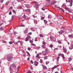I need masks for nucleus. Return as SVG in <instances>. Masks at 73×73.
<instances>
[{"label":"nucleus","mask_w":73,"mask_h":73,"mask_svg":"<svg viewBox=\"0 0 73 73\" xmlns=\"http://www.w3.org/2000/svg\"><path fill=\"white\" fill-rule=\"evenodd\" d=\"M61 55L62 57L63 58V59H64V58H65V57H64V54H58V56H60V55Z\"/></svg>","instance_id":"nucleus-9"},{"label":"nucleus","mask_w":73,"mask_h":73,"mask_svg":"<svg viewBox=\"0 0 73 73\" xmlns=\"http://www.w3.org/2000/svg\"><path fill=\"white\" fill-rule=\"evenodd\" d=\"M59 66V65H56V66H55L53 68H51V69H55V68H57V67H58Z\"/></svg>","instance_id":"nucleus-11"},{"label":"nucleus","mask_w":73,"mask_h":73,"mask_svg":"<svg viewBox=\"0 0 73 73\" xmlns=\"http://www.w3.org/2000/svg\"><path fill=\"white\" fill-rule=\"evenodd\" d=\"M59 58H60V56H58L57 57V60L58 62V60H59Z\"/></svg>","instance_id":"nucleus-32"},{"label":"nucleus","mask_w":73,"mask_h":73,"mask_svg":"<svg viewBox=\"0 0 73 73\" xmlns=\"http://www.w3.org/2000/svg\"><path fill=\"white\" fill-rule=\"evenodd\" d=\"M12 12H13V13H16V11H15V10H13Z\"/></svg>","instance_id":"nucleus-51"},{"label":"nucleus","mask_w":73,"mask_h":73,"mask_svg":"<svg viewBox=\"0 0 73 73\" xmlns=\"http://www.w3.org/2000/svg\"><path fill=\"white\" fill-rule=\"evenodd\" d=\"M31 31H33V32H35V29H34V28L33 27L31 28Z\"/></svg>","instance_id":"nucleus-17"},{"label":"nucleus","mask_w":73,"mask_h":73,"mask_svg":"<svg viewBox=\"0 0 73 73\" xmlns=\"http://www.w3.org/2000/svg\"><path fill=\"white\" fill-rule=\"evenodd\" d=\"M26 53H27V54H29V56H31V55H30V54H29V53L28 52V51H27Z\"/></svg>","instance_id":"nucleus-40"},{"label":"nucleus","mask_w":73,"mask_h":73,"mask_svg":"<svg viewBox=\"0 0 73 73\" xmlns=\"http://www.w3.org/2000/svg\"><path fill=\"white\" fill-rule=\"evenodd\" d=\"M9 71H11V70H12V68H11V67H9Z\"/></svg>","instance_id":"nucleus-50"},{"label":"nucleus","mask_w":73,"mask_h":73,"mask_svg":"<svg viewBox=\"0 0 73 73\" xmlns=\"http://www.w3.org/2000/svg\"><path fill=\"white\" fill-rule=\"evenodd\" d=\"M50 40H53V41H54V42H55L56 39H54V37H53V36L50 37Z\"/></svg>","instance_id":"nucleus-4"},{"label":"nucleus","mask_w":73,"mask_h":73,"mask_svg":"<svg viewBox=\"0 0 73 73\" xmlns=\"http://www.w3.org/2000/svg\"><path fill=\"white\" fill-rule=\"evenodd\" d=\"M41 19V20H44V17H42Z\"/></svg>","instance_id":"nucleus-42"},{"label":"nucleus","mask_w":73,"mask_h":73,"mask_svg":"<svg viewBox=\"0 0 73 73\" xmlns=\"http://www.w3.org/2000/svg\"><path fill=\"white\" fill-rule=\"evenodd\" d=\"M62 29H63L65 30V31H66V29L65 27H62Z\"/></svg>","instance_id":"nucleus-29"},{"label":"nucleus","mask_w":73,"mask_h":73,"mask_svg":"<svg viewBox=\"0 0 73 73\" xmlns=\"http://www.w3.org/2000/svg\"><path fill=\"white\" fill-rule=\"evenodd\" d=\"M63 51L64 53H66V52H67V50L66 48H64V47H63Z\"/></svg>","instance_id":"nucleus-7"},{"label":"nucleus","mask_w":73,"mask_h":73,"mask_svg":"<svg viewBox=\"0 0 73 73\" xmlns=\"http://www.w3.org/2000/svg\"><path fill=\"white\" fill-rule=\"evenodd\" d=\"M69 49L70 50L72 49H73V46H70V47H69Z\"/></svg>","instance_id":"nucleus-34"},{"label":"nucleus","mask_w":73,"mask_h":73,"mask_svg":"<svg viewBox=\"0 0 73 73\" xmlns=\"http://www.w3.org/2000/svg\"><path fill=\"white\" fill-rule=\"evenodd\" d=\"M68 37L69 38H71V37H73V35H68Z\"/></svg>","instance_id":"nucleus-16"},{"label":"nucleus","mask_w":73,"mask_h":73,"mask_svg":"<svg viewBox=\"0 0 73 73\" xmlns=\"http://www.w3.org/2000/svg\"><path fill=\"white\" fill-rule=\"evenodd\" d=\"M39 6L38 5V4H37L36 5V8H38V7Z\"/></svg>","instance_id":"nucleus-45"},{"label":"nucleus","mask_w":73,"mask_h":73,"mask_svg":"<svg viewBox=\"0 0 73 73\" xmlns=\"http://www.w3.org/2000/svg\"><path fill=\"white\" fill-rule=\"evenodd\" d=\"M42 48H43V49H45L46 47L44 45H42L41 46Z\"/></svg>","instance_id":"nucleus-19"},{"label":"nucleus","mask_w":73,"mask_h":73,"mask_svg":"<svg viewBox=\"0 0 73 73\" xmlns=\"http://www.w3.org/2000/svg\"><path fill=\"white\" fill-rule=\"evenodd\" d=\"M57 17H59V18H60V19H62L63 18V17H62V16L60 15H57Z\"/></svg>","instance_id":"nucleus-14"},{"label":"nucleus","mask_w":73,"mask_h":73,"mask_svg":"<svg viewBox=\"0 0 73 73\" xmlns=\"http://www.w3.org/2000/svg\"><path fill=\"white\" fill-rule=\"evenodd\" d=\"M44 21L45 24H47V21L46 20H44Z\"/></svg>","instance_id":"nucleus-31"},{"label":"nucleus","mask_w":73,"mask_h":73,"mask_svg":"<svg viewBox=\"0 0 73 73\" xmlns=\"http://www.w3.org/2000/svg\"><path fill=\"white\" fill-rule=\"evenodd\" d=\"M70 17H70L71 19H73V17H72V15H71L70 16Z\"/></svg>","instance_id":"nucleus-57"},{"label":"nucleus","mask_w":73,"mask_h":73,"mask_svg":"<svg viewBox=\"0 0 73 73\" xmlns=\"http://www.w3.org/2000/svg\"><path fill=\"white\" fill-rule=\"evenodd\" d=\"M72 58H70L68 59V62H70V61H72Z\"/></svg>","instance_id":"nucleus-18"},{"label":"nucleus","mask_w":73,"mask_h":73,"mask_svg":"<svg viewBox=\"0 0 73 73\" xmlns=\"http://www.w3.org/2000/svg\"><path fill=\"white\" fill-rule=\"evenodd\" d=\"M26 7L27 8H28L29 7V5L28 4H27L26 5Z\"/></svg>","instance_id":"nucleus-24"},{"label":"nucleus","mask_w":73,"mask_h":73,"mask_svg":"<svg viewBox=\"0 0 73 73\" xmlns=\"http://www.w3.org/2000/svg\"><path fill=\"white\" fill-rule=\"evenodd\" d=\"M70 7L72 6V3H70Z\"/></svg>","instance_id":"nucleus-59"},{"label":"nucleus","mask_w":73,"mask_h":73,"mask_svg":"<svg viewBox=\"0 0 73 73\" xmlns=\"http://www.w3.org/2000/svg\"><path fill=\"white\" fill-rule=\"evenodd\" d=\"M65 4L63 3L62 7H65Z\"/></svg>","instance_id":"nucleus-54"},{"label":"nucleus","mask_w":73,"mask_h":73,"mask_svg":"<svg viewBox=\"0 0 73 73\" xmlns=\"http://www.w3.org/2000/svg\"><path fill=\"white\" fill-rule=\"evenodd\" d=\"M65 9H66V10H69V8L68 7H65Z\"/></svg>","instance_id":"nucleus-33"},{"label":"nucleus","mask_w":73,"mask_h":73,"mask_svg":"<svg viewBox=\"0 0 73 73\" xmlns=\"http://www.w3.org/2000/svg\"><path fill=\"white\" fill-rule=\"evenodd\" d=\"M3 1H4V0H1V3H3Z\"/></svg>","instance_id":"nucleus-58"},{"label":"nucleus","mask_w":73,"mask_h":73,"mask_svg":"<svg viewBox=\"0 0 73 73\" xmlns=\"http://www.w3.org/2000/svg\"><path fill=\"white\" fill-rule=\"evenodd\" d=\"M42 66L43 67V69H44V70H47V69H48V68L46 67V66H44V65L42 64Z\"/></svg>","instance_id":"nucleus-3"},{"label":"nucleus","mask_w":73,"mask_h":73,"mask_svg":"<svg viewBox=\"0 0 73 73\" xmlns=\"http://www.w3.org/2000/svg\"><path fill=\"white\" fill-rule=\"evenodd\" d=\"M49 63V61H47L46 62V64H48Z\"/></svg>","instance_id":"nucleus-38"},{"label":"nucleus","mask_w":73,"mask_h":73,"mask_svg":"<svg viewBox=\"0 0 73 73\" xmlns=\"http://www.w3.org/2000/svg\"><path fill=\"white\" fill-rule=\"evenodd\" d=\"M56 3V1H52L51 3V5H53V4H55Z\"/></svg>","instance_id":"nucleus-12"},{"label":"nucleus","mask_w":73,"mask_h":73,"mask_svg":"<svg viewBox=\"0 0 73 73\" xmlns=\"http://www.w3.org/2000/svg\"><path fill=\"white\" fill-rule=\"evenodd\" d=\"M28 40H29V39L27 38H27H26V40H25L26 41H28Z\"/></svg>","instance_id":"nucleus-44"},{"label":"nucleus","mask_w":73,"mask_h":73,"mask_svg":"<svg viewBox=\"0 0 73 73\" xmlns=\"http://www.w3.org/2000/svg\"><path fill=\"white\" fill-rule=\"evenodd\" d=\"M23 32L25 33H28V30H25L23 31Z\"/></svg>","instance_id":"nucleus-23"},{"label":"nucleus","mask_w":73,"mask_h":73,"mask_svg":"<svg viewBox=\"0 0 73 73\" xmlns=\"http://www.w3.org/2000/svg\"><path fill=\"white\" fill-rule=\"evenodd\" d=\"M39 36H40L41 37H43V35L42 34H40L39 35Z\"/></svg>","instance_id":"nucleus-47"},{"label":"nucleus","mask_w":73,"mask_h":73,"mask_svg":"<svg viewBox=\"0 0 73 73\" xmlns=\"http://www.w3.org/2000/svg\"><path fill=\"white\" fill-rule=\"evenodd\" d=\"M28 50H31V48L30 47H28Z\"/></svg>","instance_id":"nucleus-43"},{"label":"nucleus","mask_w":73,"mask_h":73,"mask_svg":"<svg viewBox=\"0 0 73 73\" xmlns=\"http://www.w3.org/2000/svg\"><path fill=\"white\" fill-rule=\"evenodd\" d=\"M26 54H25V53H24L23 55V56H24V57H25L26 56Z\"/></svg>","instance_id":"nucleus-55"},{"label":"nucleus","mask_w":73,"mask_h":73,"mask_svg":"<svg viewBox=\"0 0 73 73\" xmlns=\"http://www.w3.org/2000/svg\"><path fill=\"white\" fill-rule=\"evenodd\" d=\"M47 58H48V56H44V60H46V59H47Z\"/></svg>","instance_id":"nucleus-27"},{"label":"nucleus","mask_w":73,"mask_h":73,"mask_svg":"<svg viewBox=\"0 0 73 73\" xmlns=\"http://www.w3.org/2000/svg\"><path fill=\"white\" fill-rule=\"evenodd\" d=\"M13 43H14V44H15L16 45H17V44H18V43H17V42H16L15 41H13Z\"/></svg>","instance_id":"nucleus-26"},{"label":"nucleus","mask_w":73,"mask_h":73,"mask_svg":"<svg viewBox=\"0 0 73 73\" xmlns=\"http://www.w3.org/2000/svg\"><path fill=\"white\" fill-rule=\"evenodd\" d=\"M14 33L15 35H16V34H17V32H14Z\"/></svg>","instance_id":"nucleus-64"},{"label":"nucleus","mask_w":73,"mask_h":73,"mask_svg":"<svg viewBox=\"0 0 73 73\" xmlns=\"http://www.w3.org/2000/svg\"><path fill=\"white\" fill-rule=\"evenodd\" d=\"M59 43V44H61V41L60 40H58L57 41Z\"/></svg>","instance_id":"nucleus-22"},{"label":"nucleus","mask_w":73,"mask_h":73,"mask_svg":"<svg viewBox=\"0 0 73 73\" xmlns=\"http://www.w3.org/2000/svg\"><path fill=\"white\" fill-rule=\"evenodd\" d=\"M8 4H9V1H7L5 3L6 5H8Z\"/></svg>","instance_id":"nucleus-48"},{"label":"nucleus","mask_w":73,"mask_h":73,"mask_svg":"<svg viewBox=\"0 0 73 73\" xmlns=\"http://www.w3.org/2000/svg\"><path fill=\"white\" fill-rule=\"evenodd\" d=\"M13 58L12 57H8L7 58V60L8 61H12V60H13Z\"/></svg>","instance_id":"nucleus-1"},{"label":"nucleus","mask_w":73,"mask_h":73,"mask_svg":"<svg viewBox=\"0 0 73 73\" xmlns=\"http://www.w3.org/2000/svg\"><path fill=\"white\" fill-rule=\"evenodd\" d=\"M45 50V51H46V53H49V52H50V51H49V50H48V49H46Z\"/></svg>","instance_id":"nucleus-8"},{"label":"nucleus","mask_w":73,"mask_h":73,"mask_svg":"<svg viewBox=\"0 0 73 73\" xmlns=\"http://www.w3.org/2000/svg\"><path fill=\"white\" fill-rule=\"evenodd\" d=\"M34 64L35 66H37V65H38V62H37L36 61H35L34 62Z\"/></svg>","instance_id":"nucleus-6"},{"label":"nucleus","mask_w":73,"mask_h":73,"mask_svg":"<svg viewBox=\"0 0 73 73\" xmlns=\"http://www.w3.org/2000/svg\"><path fill=\"white\" fill-rule=\"evenodd\" d=\"M11 66H12V67H13V68H16V65L14 64H11Z\"/></svg>","instance_id":"nucleus-10"},{"label":"nucleus","mask_w":73,"mask_h":73,"mask_svg":"<svg viewBox=\"0 0 73 73\" xmlns=\"http://www.w3.org/2000/svg\"><path fill=\"white\" fill-rule=\"evenodd\" d=\"M9 43L10 44H13V42L10 41V42H9Z\"/></svg>","instance_id":"nucleus-46"},{"label":"nucleus","mask_w":73,"mask_h":73,"mask_svg":"<svg viewBox=\"0 0 73 73\" xmlns=\"http://www.w3.org/2000/svg\"><path fill=\"white\" fill-rule=\"evenodd\" d=\"M7 42L6 41H3V43H7Z\"/></svg>","instance_id":"nucleus-62"},{"label":"nucleus","mask_w":73,"mask_h":73,"mask_svg":"<svg viewBox=\"0 0 73 73\" xmlns=\"http://www.w3.org/2000/svg\"><path fill=\"white\" fill-rule=\"evenodd\" d=\"M35 41H37V38H35Z\"/></svg>","instance_id":"nucleus-49"},{"label":"nucleus","mask_w":73,"mask_h":73,"mask_svg":"<svg viewBox=\"0 0 73 73\" xmlns=\"http://www.w3.org/2000/svg\"><path fill=\"white\" fill-rule=\"evenodd\" d=\"M58 8H59L60 9H61V10H62V11L64 12V9H61V8H60L59 7H58Z\"/></svg>","instance_id":"nucleus-21"},{"label":"nucleus","mask_w":73,"mask_h":73,"mask_svg":"<svg viewBox=\"0 0 73 73\" xmlns=\"http://www.w3.org/2000/svg\"><path fill=\"white\" fill-rule=\"evenodd\" d=\"M31 45H32L33 46H35V44L33 43H31Z\"/></svg>","instance_id":"nucleus-53"},{"label":"nucleus","mask_w":73,"mask_h":73,"mask_svg":"<svg viewBox=\"0 0 73 73\" xmlns=\"http://www.w3.org/2000/svg\"><path fill=\"white\" fill-rule=\"evenodd\" d=\"M20 68V66H18V67H17V68L18 70H19V68Z\"/></svg>","instance_id":"nucleus-60"},{"label":"nucleus","mask_w":73,"mask_h":73,"mask_svg":"<svg viewBox=\"0 0 73 73\" xmlns=\"http://www.w3.org/2000/svg\"><path fill=\"white\" fill-rule=\"evenodd\" d=\"M18 8H19V9H21V8H22V7L21 6H19L18 7Z\"/></svg>","instance_id":"nucleus-52"},{"label":"nucleus","mask_w":73,"mask_h":73,"mask_svg":"<svg viewBox=\"0 0 73 73\" xmlns=\"http://www.w3.org/2000/svg\"><path fill=\"white\" fill-rule=\"evenodd\" d=\"M13 9V7H10L9 9V10H12Z\"/></svg>","instance_id":"nucleus-37"},{"label":"nucleus","mask_w":73,"mask_h":73,"mask_svg":"<svg viewBox=\"0 0 73 73\" xmlns=\"http://www.w3.org/2000/svg\"><path fill=\"white\" fill-rule=\"evenodd\" d=\"M68 11L69 12H70L71 13L72 12V11H73V10L70 9L69 10H68Z\"/></svg>","instance_id":"nucleus-28"},{"label":"nucleus","mask_w":73,"mask_h":73,"mask_svg":"<svg viewBox=\"0 0 73 73\" xmlns=\"http://www.w3.org/2000/svg\"><path fill=\"white\" fill-rule=\"evenodd\" d=\"M42 54H43V55H44V56H45V55H46V51H43L42 52Z\"/></svg>","instance_id":"nucleus-13"},{"label":"nucleus","mask_w":73,"mask_h":73,"mask_svg":"<svg viewBox=\"0 0 73 73\" xmlns=\"http://www.w3.org/2000/svg\"><path fill=\"white\" fill-rule=\"evenodd\" d=\"M14 17H15V15H12V18H11V21H12V20H13V18Z\"/></svg>","instance_id":"nucleus-30"},{"label":"nucleus","mask_w":73,"mask_h":73,"mask_svg":"<svg viewBox=\"0 0 73 73\" xmlns=\"http://www.w3.org/2000/svg\"><path fill=\"white\" fill-rule=\"evenodd\" d=\"M27 38L29 39H31V37L29 35H27Z\"/></svg>","instance_id":"nucleus-20"},{"label":"nucleus","mask_w":73,"mask_h":73,"mask_svg":"<svg viewBox=\"0 0 73 73\" xmlns=\"http://www.w3.org/2000/svg\"><path fill=\"white\" fill-rule=\"evenodd\" d=\"M40 61L41 63H42V59H40Z\"/></svg>","instance_id":"nucleus-61"},{"label":"nucleus","mask_w":73,"mask_h":73,"mask_svg":"<svg viewBox=\"0 0 73 73\" xmlns=\"http://www.w3.org/2000/svg\"><path fill=\"white\" fill-rule=\"evenodd\" d=\"M25 11L26 12H31V10L30 9H26V10H25Z\"/></svg>","instance_id":"nucleus-15"},{"label":"nucleus","mask_w":73,"mask_h":73,"mask_svg":"<svg viewBox=\"0 0 73 73\" xmlns=\"http://www.w3.org/2000/svg\"><path fill=\"white\" fill-rule=\"evenodd\" d=\"M31 64H33V61L32 60H31Z\"/></svg>","instance_id":"nucleus-63"},{"label":"nucleus","mask_w":73,"mask_h":73,"mask_svg":"<svg viewBox=\"0 0 73 73\" xmlns=\"http://www.w3.org/2000/svg\"><path fill=\"white\" fill-rule=\"evenodd\" d=\"M65 31L63 30H61L59 33V34H62V33H64Z\"/></svg>","instance_id":"nucleus-5"},{"label":"nucleus","mask_w":73,"mask_h":73,"mask_svg":"<svg viewBox=\"0 0 73 73\" xmlns=\"http://www.w3.org/2000/svg\"><path fill=\"white\" fill-rule=\"evenodd\" d=\"M41 54V53H39L38 54H37L36 55V57L40 59V56H40V55Z\"/></svg>","instance_id":"nucleus-2"},{"label":"nucleus","mask_w":73,"mask_h":73,"mask_svg":"<svg viewBox=\"0 0 73 73\" xmlns=\"http://www.w3.org/2000/svg\"><path fill=\"white\" fill-rule=\"evenodd\" d=\"M42 43L44 45H45V44H46V43L44 41H43Z\"/></svg>","instance_id":"nucleus-36"},{"label":"nucleus","mask_w":73,"mask_h":73,"mask_svg":"<svg viewBox=\"0 0 73 73\" xmlns=\"http://www.w3.org/2000/svg\"><path fill=\"white\" fill-rule=\"evenodd\" d=\"M4 30V28L2 27H1L0 28V31H3Z\"/></svg>","instance_id":"nucleus-25"},{"label":"nucleus","mask_w":73,"mask_h":73,"mask_svg":"<svg viewBox=\"0 0 73 73\" xmlns=\"http://www.w3.org/2000/svg\"><path fill=\"white\" fill-rule=\"evenodd\" d=\"M30 43H31V44H32L33 42V40H30L29 41Z\"/></svg>","instance_id":"nucleus-35"},{"label":"nucleus","mask_w":73,"mask_h":73,"mask_svg":"<svg viewBox=\"0 0 73 73\" xmlns=\"http://www.w3.org/2000/svg\"><path fill=\"white\" fill-rule=\"evenodd\" d=\"M48 17V18H51V17H52V15H49Z\"/></svg>","instance_id":"nucleus-41"},{"label":"nucleus","mask_w":73,"mask_h":73,"mask_svg":"<svg viewBox=\"0 0 73 73\" xmlns=\"http://www.w3.org/2000/svg\"><path fill=\"white\" fill-rule=\"evenodd\" d=\"M25 27V25H21L19 26V27Z\"/></svg>","instance_id":"nucleus-56"},{"label":"nucleus","mask_w":73,"mask_h":73,"mask_svg":"<svg viewBox=\"0 0 73 73\" xmlns=\"http://www.w3.org/2000/svg\"><path fill=\"white\" fill-rule=\"evenodd\" d=\"M50 47L52 48H53V45L51 44L50 45Z\"/></svg>","instance_id":"nucleus-39"}]
</instances>
